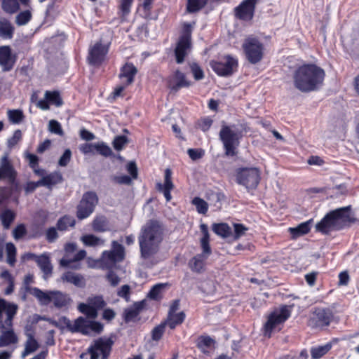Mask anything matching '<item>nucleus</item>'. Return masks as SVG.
<instances>
[{
    "instance_id": "nucleus-1",
    "label": "nucleus",
    "mask_w": 359,
    "mask_h": 359,
    "mask_svg": "<svg viewBox=\"0 0 359 359\" xmlns=\"http://www.w3.org/2000/svg\"><path fill=\"white\" fill-rule=\"evenodd\" d=\"M163 240V228L157 220H149L140 229L138 236L140 257L151 265L156 264L154 259L160 250Z\"/></svg>"
},
{
    "instance_id": "nucleus-2",
    "label": "nucleus",
    "mask_w": 359,
    "mask_h": 359,
    "mask_svg": "<svg viewBox=\"0 0 359 359\" xmlns=\"http://www.w3.org/2000/svg\"><path fill=\"white\" fill-rule=\"evenodd\" d=\"M325 75L324 70L316 65H303L293 74L294 86L302 93L315 91L323 84Z\"/></svg>"
},
{
    "instance_id": "nucleus-3",
    "label": "nucleus",
    "mask_w": 359,
    "mask_h": 359,
    "mask_svg": "<svg viewBox=\"0 0 359 359\" xmlns=\"http://www.w3.org/2000/svg\"><path fill=\"white\" fill-rule=\"evenodd\" d=\"M350 207H344L332 210L316 224V231L323 234H328L342 228V223L348 218Z\"/></svg>"
},
{
    "instance_id": "nucleus-4",
    "label": "nucleus",
    "mask_w": 359,
    "mask_h": 359,
    "mask_svg": "<svg viewBox=\"0 0 359 359\" xmlns=\"http://www.w3.org/2000/svg\"><path fill=\"white\" fill-rule=\"evenodd\" d=\"M236 182L248 191L255 189L261 180V171L256 167H241L235 171Z\"/></svg>"
},
{
    "instance_id": "nucleus-5",
    "label": "nucleus",
    "mask_w": 359,
    "mask_h": 359,
    "mask_svg": "<svg viewBox=\"0 0 359 359\" xmlns=\"http://www.w3.org/2000/svg\"><path fill=\"white\" fill-rule=\"evenodd\" d=\"M241 136V132L235 125L222 126L219 131V139L223 144L226 156H233L236 155L235 150L239 144Z\"/></svg>"
},
{
    "instance_id": "nucleus-6",
    "label": "nucleus",
    "mask_w": 359,
    "mask_h": 359,
    "mask_svg": "<svg viewBox=\"0 0 359 359\" xmlns=\"http://www.w3.org/2000/svg\"><path fill=\"white\" fill-rule=\"evenodd\" d=\"M65 325L71 332H80L84 335H88L91 332L99 334L103 330V325L101 323L89 320L82 316L76 318L73 324L67 319Z\"/></svg>"
},
{
    "instance_id": "nucleus-7",
    "label": "nucleus",
    "mask_w": 359,
    "mask_h": 359,
    "mask_svg": "<svg viewBox=\"0 0 359 359\" xmlns=\"http://www.w3.org/2000/svg\"><path fill=\"white\" fill-rule=\"evenodd\" d=\"M292 306L283 305L279 309L273 311L268 317L264 326V336L270 337L272 331L277 325L287 320L292 312Z\"/></svg>"
},
{
    "instance_id": "nucleus-8",
    "label": "nucleus",
    "mask_w": 359,
    "mask_h": 359,
    "mask_svg": "<svg viewBox=\"0 0 359 359\" xmlns=\"http://www.w3.org/2000/svg\"><path fill=\"white\" fill-rule=\"evenodd\" d=\"M242 47L245 57L250 64H257L263 58L264 45L258 39L255 37L245 39Z\"/></svg>"
},
{
    "instance_id": "nucleus-9",
    "label": "nucleus",
    "mask_w": 359,
    "mask_h": 359,
    "mask_svg": "<svg viewBox=\"0 0 359 359\" xmlns=\"http://www.w3.org/2000/svg\"><path fill=\"white\" fill-rule=\"evenodd\" d=\"M333 318V312L330 308L316 307L310 314L308 325L311 328H322L328 326Z\"/></svg>"
},
{
    "instance_id": "nucleus-10",
    "label": "nucleus",
    "mask_w": 359,
    "mask_h": 359,
    "mask_svg": "<svg viewBox=\"0 0 359 359\" xmlns=\"http://www.w3.org/2000/svg\"><path fill=\"white\" fill-rule=\"evenodd\" d=\"M97 202L98 198L95 192L88 191L85 193L77 206V217L79 219L88 217L93 212Z\"/></svg>"
},
{
    "instance_id": "nucleus-11",
    "label": "nucleus",
    "mask_w": 359,
    "mask_h": 359,
    "mask_svg": "<svg viewBox=\"0 0 359 359\" xmlns=\"http://www.w3.org/2000/svg\"><path fill=\"white\" fill-rule=\"evenodd\" d=\"M125 252L123 246L116 241L111 243V250L102 252L100 261L107 268L112 267L116 263L124 259Z\"/></svg>"
},
{
    "instance_id": "nucleus-12",
    "label": "nucleus",
    "mask_w": 359,
    "mask_h": 359,
    "mask_svg": "<svg viewBox=\"0 0 359 359\" xmlns=\"http://www.w3.org/2000/svg\"><path fill=\"white\" fill-rule=\"evenodd\" d=\"M18 309L17 304L0 299V329L12 326Z\"/></svg>"
},
{
    "instance_id": "nucleus-13",
    "label": "nucleus",
    "mask_w": 359,
    "mask_h": 359,
    "mask_svg": "<svg viewBox=\"0 0 359 359\" xmlns=\"http://www.w3.org/2000/svg\"><path fill=\"white\" fill-rule=\"evenodd\" d=\"M257 4V0H243L238 6L234 8L235 17L242 21H251L255 15Z\"/></svg>"
},
{
    "instance_id": "nucleus-14",
    "label": "nucleus",
    "mask_w": 359,
    "mask_h": 359,
    "mask_svg": "<svg viewBox=\"0 0 359 359\" xmlns=\"http://www.w3.org/2000/svg\"><path fill=\"white\" fill-rule=\"evenodd\" d=\"M238 67V60L230 55L226 56L223 60L215 62L212 65L214 72L219 76H229Z\"/></svg>"
},
{
    "instance_id": "nucleus-15",
    "label": "nucleus",
    "mask_w": 359,
    "mask_h": 359,
    "mask_svg": "<svg viewBox=\"0 0 359 359\" xmlns=\"http://www.w3.org/2000/svg\"><path fill=\"white\" fill-rule=\"evenodd\" d=\"M108 53V46L102 44L101 41L97 42L89 48L88 60L90 65L99 66L104 60Z\"/></svg>"
},
{
    "instance_id": "nucleus-16",
    "label": "nucleus",
    "mask_w": 359,
    "mask_h": 359,
    "mask_svg": "<svg viewBox=\"0 0 359 359\" xmlns=\"http://www.w3.org/2000/svg\"><path fill=\"white\" fill-rule=\"evenodd\" d=\"M16 172L8 160V155H5L0 160V180L7 179L10 182L15 180Z\"/></svg>"
},
{
    "instance_id": "nucleus-17",
    "label": "nucleus",
    "mask_w": 359,
    "mask_h": 359,
    "mask_svg": "<svg viewBox=\"0 0 359 359\" xmlns=\"http://www.w3.org/2000/svg\"><path fill=\"white\" fill-rule=\"evenodd\" d=\"M15 64V59L12 56L11 49L8 46L0 47V66L4 72L11 70Z\"/></svg>"
},
{
    "instance_id": "nucleus-18",
    "label": "nucleus",
    "mask_w": 359,
    "mask_h": 359,
    "mask_svg": "<svg viewBox=\"0 0 359 359\" xmlns=\"http://www.w3.org/2000/svg\"><path fill=\"white\" fill-rule=\"evenodd\" d=\"M164 184L161 183L156 184V189L158 191L163 192V195L167 201H170L172 196L170 194L171 190L173 189L174 185L172 182V171L169 168H166L165 170L164 176Z\"/></svg>"
},
{
    "instance_id": "nucleus-19",
    "label": "nucleus",
    "mask_w": 359,
    "mask_h": 359,
    "mask_svg": "<svg viewBox=\"0 0 359 359\" xmlns=\"http://www.w3.org/2000/svg\"><path fill=\"white\" fill-rule=\"evenodd\" d=\"M26 290L37 299L40 305L47 306L51 302L53 290L44 292L38 287H26Z\"/></svg>"
},
{
    "instance_id": "nucleus-20",
    "label": "nucleus",
    "mask_w": 359,
    "mask_h": 359,
    "mask_svg": "<svg viewBox=\"0 0 359 359\" xmlns=\"http://www.w3.org/2000/svg\"><path fill=\"white\" fill-rule=\"evenodd\" d=\"M174 83L170 84V88L172 91L177 92L182 88H188L191 85V82L187 80L184 73L180 70H176L173 76Z\"/></svg>"
},
{
    "instance_id": "nucleus-21",
    "label": "nucleus",
    "mask_w": 359,
    "mask_h": 359,
    "mask_svg": "<svg viewBox=\"0 0 359 359\" xmlns=\"http://www.w3.org/2000/svg\"><path fill=\"white\" fill-rule=\"evenodd\" d=\"M36 263L43 272V278L44 279H47L51 276L53 272V266L51 264L50 259L48 253L40 255Z\"/></svg>"
},
{
    "instance_id": "nucleus-22",
    "label": "nucleus",
    "mask_w": 359,
    "mask_h": 359,
    "mask_svg": "<svg viewBox=\"0 0 359 359\" xmlns=\"http://www.w3.org/2000/svg\"><path fill=\"white\" fill-rule=\"evenodd\" d=\"M137 72V68L132 63H126L121 69L120 78L126 86L131 84Z\"/></svg>"
},
{
    "instance_id": "nucleus-23",
    "label": "nucleus",
    "mask_w": 359,
    "mask_h": 359,
    "mask_svg": "<svg viewBox=\"0 0 359 359\" xmlns=\"http://www.w3.org/2000/svg\"><path fill=\"white\" fill-rule=\"evenodd\" d=\"M114 344L111 338H100L95 341L93 346L102 355V359H107L110 354Z\"/></svg>"
},
{
    "instance_id": "nucleus-24",
    "label": "nucleus",
    "mask_w": 359,
    "mask_h": 359,
    "mask_svg": "<svg viewBox=\"0 0 359 359\" xmlns=\"http://www.w3.org/2000/svg\"><path fill=\"white\" fill-rule=\"evenodd\" d=\"M86 256V252L84 250H79L77 253L75 254L72 259L63 257L60 261V266L66 268H71L74 269H80V264H73V263L78 262L82 259H83Z\"/></svg>"
},
{
    "instance_id": "nucleus-25",
    "label": "nucleus",
    "mask_w": 359,
    "mask_h": 359,
    "mask_svg": "<svg viewBox=\"0 0 359 359\" xmlns=\"http://www.w3.org/2000/svg\"><path fill=\"white\" fill-rule=\"evenodd\" d=\"M313 219H309L306 222H302L295 227H290L288 231L290 232L292 239L302 236L308 233L311 230Z\"/></svg>"
},
{
    "instance_id": "nucleus-26",
    "label": "nucleus",
    "mask_w": 359,
    "mask_h": 359,
    "mask_svg": "<svg viewBox=\"0 0 359 359\" xmlns=\"http://www.w3.org/2000/svg\"><path fill=\"white\" fill-rule=\"evenodd\" d=\"M200 229L203 234V236L201 238V246L203 252L200 255L208 257L210 255L212 250L209 244L210 235L208 226L205 224H201L200 226Z\"/></svg>"
},
{
    "instance_id": "nucleus-27",
    "label": "nucleus",
    "mask_w": 359,
    "mask_h": 359,
    "mask_svg": "<svg viewBox=\"0 0 359 359\" xmlns=\"http://www.w3.org/2000/svg\"><path fill=\"white\" fill-rule=\"evenodd\" d=\"M191 46V43L189 42L178 40L175 49V55L177 63L181 64L184 62Z\"/></svg>"
},
{
    "instance_id": "nucleus-28",
    "label": "nucleus",
    "mask_w": 359,
    "mask_h": 359,
    "mask_svg": "<svg viewBox=\"0 0 359 359\" xmlns=\"http://www.w3.org/2000/svg\"><path fill=\"white\" fill-rule=\"evenodd\" d=\"M51 302L56 308L60 309L70 304L72 300L67 294L60 291L53 290Z\"/></svg>"
},
{
    "instance_id": "nucleus-29",
    "label": "nucleus",
    "mask_w": 359,
    "mask_h": 359,
    "mask_svg": "<svg viewBox=\"0 0 359 359\" xmlns=\"http://www.w3.org/2000/svg\"><path fill=\"white\" fill-rule=\"evenodd\" d=\"M62 180L63 177L62 174L58 171H55L43 176L41 179V184H42L43 187L52 189L53 186L62 182Z\"/></svg>"
},
{
    "instance_id": "nucleus-30",
    "label": "nucleus",
    "mask_w": 359,
    "mask_h": 359,
    "mask_svg": "<svg viewBox=\"0 0 359 359\" xmlns=\"http://www.w3.org/2000/svg\"><path fill=\"white\" fill-rule=\"evenodd\" d=\"M15 27L6 18L0 19V37L4 39H11L13 37Z\"/></svg>"
},
{
    "instance_id": "nucleus-31",
    "label": "nucleus",
    "mask_w": 359,
    "mask_h": 359,
    "mask_svg": "<svg viewBox=\"0 0 359 359\" xmlns=\"http://www.w3.org/2000/svg\"><path fill=\"white\" fill-rule=\"evenodd\" d=\"M63 281L72 283L76 287H83L85 285L84 278L82 275L75 273L72 271L64 273L61 277Z\"/></svg>"
},
{
    "instance_id": "nucleus-32",
    "label": "nucleus",
    "mask_w": 359,
    "mask_h": 359,
    "mask_svg": "<svg viewBox=\"0 0 359 359\" xmlns=\"http://www.w3.org/2000/svg\"><path fill=\"white\" fill-rule=\"evenodd\" d=\"M143 302H139L134 304L133 306L126 309L124 311V320L126 322L134 321L143 309Z\"/></svg>"
},
{
    "instance_id": "nucleus-33",
    "label": "nucleus",
    "mask_w": 359,
    "mask_h": 359,
    "mask_svg": "<svg viewBox=\"0 0 359 359\" xmlns=\"http://www.w3.org/2000/svg\"><path fill=\"white\" fill-rule=\"evenodd\" d=\"M18 338L12 329L3 331L0 336V347L8 346L18 343Z\"/></svg>"
},
{
    "instance_id": "nucleus-34",
    "label": "nucleus",
    "mask_w": 359,
    "mask_h": 359,
    "mask_svg": "<svg viewBox=\"0 0 359 359\" xmlns=\"http://www.w3.org/2000/svg\"><path fill=\"white\" fill-rule=\"evenodd\" d=\"M207 259V257H205L200 254H198L197 255L194 257L189 261V267L191 269V271L196 273H201L204 269L205 263Z\"/></svg>"
},
{
    "instance_id": "nucleus-35",
    "label": "nucleus",
    "mask_w": 359,
    "mask_h": 359,
    "mask_svg": "<svg viewBox=\"0 0 359 359\" xmlns=\"http://www.w3.org/2000/svg\"><path fill=\"white\" fill-rule=\"evenodd\" d=\"M32 8H27L26 10L20 12L16 16L15 22L18 26H24L28 24L32 18Z\"/></svg>"
},
{
    "instance_id": "nucleus-36",
    "label": "nucleus",
    "mask_w": 359,
    "mask_h": 359,
    "mask_svg": "<svg viewBox=\"0 0 359 359\" xmlns=\"http://www.w3.org/2000/svg\"><path fill=\"white\" fill-rule=\"evenodd\" d=\"M1 8L7 14H14L20 9L18 0H2Z\"/></svg>"
},
{
    "instance_id": "nucleus-37",
    "label": "nucleus",
    "mask_w": 359,
    "mask_h": 359,
    "mask_svg": "<svg viewBox=\"0 0 359 359\" xmlns=\"http://www.w3.org/2000/svg\"><path fill=\"white\" fill-rule=\"evenodd\" d=\"M5 249L6 252V263L10 266H14L16 262V247L13 243H7Z\"/></svg>"
},
{
    "instance_id": "nucleus-38",
    "label": "nucleus",
    "mask_w": 359,
    "mask_h": 359,
    "mask_svg": "<svg viewBox=\"0 0 359 359\" xmlns=\"http://www.w3.org/2000/svg\"><path fill=\"white\" fill-rule=\"evenodd\" d=\"M185 319V313L181 311L178 313H174L172 314L168 313V317L166 323L170 329H175V327L181 323Z\"/></svg>"
},
{
    "instance_id": "nucleus-39",
    "label": "nucleus",
    "mask_w": 359,
    "mask_h": 359,
    "mask_svg": "<svg viewBox=\"0 0 359 359\" xmlns=\"http://www.w3.org/2000/svg\"><path fill=\"white\" fill-rule=\"evenodd\" d=\"M81 240L85 245L90 247L104 245V240L93 234L84 235L81 237Z\"/></svg>"
},
{
    "instance_id": "nucleus-40",
    "label": "nucleus",
    "mask_w": 359,
    "mask_h": 359,
    "mask_svg": "<svg viewBox=\"0 0 359 359\" xmlns=\"http://www.w3.org/2000/svg\"><path fill=\"white\" fill-rule=\"evenodd\" d=\"M93 229L96 232H105L108 229V222L105 217H96L92 224Z\"/></svg>"
},
{
    "instance_id": "nucleus-41",
    "label": "nucleus",
    "mask_w": 359,
    "mask_h": 359,
    "mask_svg": "<svg viewBox=\"0 0 359 359\" xmlns=\"http://www.w3.org/2000/svg\"><path fill=\"white\" fill-rule=\"evenodd\" d=\"M212 231L222 238H227L231 234V229L226 223L214 224Z\"/></svg>"
},
{
    "instance_id": "nucleus-42",
    "label": "nucleus",
    "mask_w": 359,
    "mask_h": 359,
    "mask_svg": "<svg viewBox=\"0 0 359 359\" xmlns=\"http://www.w3.org/2000/svg\"><path fill=\"white\" fill-rule=\"evenodd\" d=\"M39 347L38 341L34 338H27L25 344V349L22 353L21 357L25 358L27 355L36 351Z\"/></svg>"
},
{
    "instance_id": "nucleus-43",
    "label": "nucleus",
    "mask_w": 359,
    "mask_h": 359,
    "mask_svg": "<svg viewBox=\"0 0 359 359\" xmlns=\"http://www.w3.org/2000/svg\"><path fill=\"white\" fill-rule=\"evenodd\" d=\"M332 348L331 343H327L325 345L313 347L311 350V354L313 359H319L326 354Z\"/></svg>"
},
{
    "instance_id": "nucleus-44",
    "label": "nucleus",
    "mask_w": 359,
    "mask_h": 359,
    "mask_svg": "<svg viewBox=\"0 0 359 359\" xmlns=\"http://www.w3.org/2000/svg\"><path fill=\"white\" fill-rule=\"evenodd\" d=\"M76 221L74 218L69 215H65L60 218L57 222V228L60 231H65L69 226L74 227Z\"/></svg>"
},
{
    "instance_id": "nucleus-45",
    "label": "nucleus",
    "mask_w": 359,
    "mask_h": 359,
    "mask_svg": "<svg viewBox=\"0 0 359 359\" xmlns=\"http://www.w3.org/2000/svg\"><path fill=\"white\" fill-rule=\"evenodd\" d=\"M78 310L79 311V312L83 313L88 318L91 319H95L97 316V311H95V309L90 304H89L88 302L86 304H79L78 306Z\"/></svg>"
},
{
    "instance_id": "nucleus-46",
    "label": "nucleus",
    "mask_w": 359,
    "mask_h": 359,
    "mask_svg": "<svg viewBox=\"0 0 359 359\" xmlns=\"http://www.w3.org/2000/svg\"><path fill=\"white\" fill-rule=\"evenodd\" d=\"M194 25L195 22H193L192 23L184 22L183 24L181 35L179 38V40L191 43V33Z\"/></svg>"
},
{
    "instance_id": "nucleus-47",
    "label": "nucleus",
    "mask_w": 359,
    "mask_h": 359,
    "mask_svg": "<svg viewBox=\"0 0 359 359\" xmlns=\"http://www.w3.org/2000/svg\"><path fill=\"white\" fill-rule=\"evenodd\" d=\"M15 213L11 210H4L0 215L2 225L5 229H8L11 224L15 219Z\"/></svg>"
},
{
    "instance_id": "nucleus-48",
    "label": "nucleus",
    "mask_w": 359,
    "mask_h": 359,
    "mask_svg": "<svg viewBox=\"0 0 359 359\" xmlns=\"http://www.w3.org/2000/svg\"><path fill=\"white\" fill-rule=\"evenodd\" d=\"M45 98L49 102V103L54 104L56 107H60L63 104L60 95L57 91H46Z\"/></svg>"
},
{
    "instance_id": "nucleus-49",
    "label": "nucleus",
    "mask_w": 359,
    "mask_h": 359,
    "mask_svg": "<svg viewBox=\"0 0 359 359\" xmlns=\"http://www.w3.org/2000/svg\"><path fill=\"white\" fill-rule=\"evenodd\" d=\"M95 152L106 158L113 155L111 149L104 142L96 143Z\"/></svg>"
},
{
    "instance_id": "nucleus-50",
    "label": "nucleus",
    "mask_w": 359,
    "mask_h": 359,
    "mask_svg": "<svg viewBox=\"0 0 359 359\" xmlns=\"http://www.w3.org/2000/svg\"><path fill=\"white\" fill-rule=\"evenodd\" d=\"M168 285V283H158L154 285L150 290L148 297L157 300L160 298V294L163 289H165Z\"/></svg>"
},
{
    "instance_id": "nucleus-51",
    "label": "nucleus",
    "mask_w": 359,
    "mask_h": 359,
    "mask_svg": "<svg viewBox=\"0 0 359 359\" xmlns=\"http://www.w3.org/2000/svg\"><path fill=\"white\" fill-rule=\"evenodd\" d=\"M87 302L90 304L95 309V311H98L100 309H103L106 306V302H104L103 297L102 296H95L93 297H88L87 299Z\"/></svg>"
},
{
    "instance_id": "nucleus-52",
    "label": "nucleus",
    "mask_w": 359,
    "mask_h": 359,
    "mask_svg": "<svg viewBox=\"0 0 359 359\" xmlns=\"http://www.w3.org/2000/svg\"><path fill=\"white\" fill-rule=\"evenodd\" d=\"M8 117L10 122L18 124L22 121L24 115L20 109H11L8 111Z\"/></svg>"
},
{
    "instance_id": "nucleus-53",
    "label": "nucleus",
    "mask_w": 359,
    "mask_h": 359,
    "mask_svg": "<svg viewBox=\"0 0 359 359\" xmlns=\"http://www.w3.org/2000/svg\"><path fill=\"white\" fill-rule=\"evenodd\" d=\"M192 203L195 205L198 213L204 215L208 212V205L203 199L195 197L192 201Z\"/></svg>"
},
{
    "instance_id": "nucleus-54",
    "label": "nucleus",
    "mask_w": 359,
    "mask_h": 359,
    "mask_svg": "<svg viewBox=\"0 0 359 359\" xmlns=\"http://www.w3.org/2000/svg\"><path fill=\"white\" fill-rule=\"evenodd\" d=\"M215 343V340L210 337H202L198 343V346L203 353H205V348L213 346Z\"/></svg>"
},
{
    "instance_id": "nucleus-55",
    "label": "nucleus",
    "mask_w": 359,
    "mask_h": 359,
    "mask_svg": "<svg viewBox=\"0 0 359 359\" xmlns=\"http://www.w3.org/2000/svg\"><path fill=\"white\" fill-rule=\"evenodd\" d=\"M128 143V138L125 135H118L115 137L112 142V145L116 151H121L124 146Z\"/></svg>"
},
{
    "instance_id": "nucleus-56",
    "label": "nucleus",
    "mask_w": 359,
    "mask_h": 359,
    "mask_svg": "<svg viewBox=\"0 0 359 359\" xmlns=\"http://www.w3.org/2000/svg\"><path fill=\"white\" fill-rule=\"evenodd\" d=\"M166 323H161L155 327L151 332V338L154 341H158L163 336L165 332V327Z\"/></svg>"
},
{
    "instance_id": "nucleus-57",
    "label": "nucleus",
    "mask_w": 359,
    "mask_h": 359,
    "mask_svg": "<svg viewBox=\"0 0 359 359\" xmlns=\"http://www.w3.org/2000/svg\"><path fill=\"white\" fill-rule=\"evenodd\" d=\"M190 69L196 80L199 81L204 78V72L197 63H191L190 65Z\"/></svg>"
},
{
    "instance_id": "nucleus-58",
    "label": "nucleus",
    "mask_w": 359,
    "mask_h": 359,
    "mask_svg": "<svg viewBox=\"0 0 359 359\" xmlns=\"http://www.w3.org/2000/svg\"><path fill=\"white\" fill-rule=\"evenodd\" d=\"M27 234V229L25 225L20 224L17 225L13 230V236L15 240H20Z\"/></svg>"
},
{
    "instance_id": "nucleus-59",
    "label": "nucleus",
    "mask_w": 359,
    "mask_h": 359,
    "mask_svg": "<svg viewBox=\"0 0 359 359\" xmlns=\"http://www.w3.org/2000/svg\"><path fill=\"white\" fill-rule=\"evenodd\" d=\"M49 130L54 134L63 135V130L61 124L55 120H50L48 124Z\"/></svg>"
},
{
    "instance_id": "nucleus-60",
    "label": "nucleus",
    "mask_w": 359,
    "mask_h": 359,
    "mask_svg": "<svg viewBox=\"0 0 359 359\" xmlns=\"http://www.w3.org/2000/svg\"><path fill=\"white\" fill-rule=\"evenodd\" d=\"M72 158V151L69 149H66L58 161V165L61 167H65L70 162Z\"/></svg>"
},
{
    "instance_id": "nucleus-61",
    "label": "nucleus",
    "mask_w": 359,
    "mask_h": 359,
    "mask_svg": "<svg viewBox=\"0 0 359 359\" xmlns=\"http://www.w3.org/2000/svg\"><path fill=\"white\" fill-rule=\"evenodd\" d=\"M234 238L238 239L241 236H244L245 232L248 230V228L242 224L234 223Z\"/></svg>"
},
{
    "instance_id": "nucleus-62",
    "label": "nucleus",
    "mask_w": 359,
    "mask_h": 359,
    "mask_svg": "<svg viewBox=\"0 0 359 359\" xmlns=\"http://www.w3.org/2000/svg\"><path fill=\"white\" fill-rule=\"evenodd\" d=\"M79 149L83 154H95L96 143H85L81 144Z\"/></svg>"
},
{
    "instance_id": "nucleus-63",
    "label": "nucleus",
    "mask_w": 359,
    "mask_h": 359,
    "mask_svg": "<svg viewBox=\"0 0 359 359\" xmlns=\"http://www.w3.org/2000/svg\"><path fill=\"white\" fill-rule=\"evenodd\" d=\"M22 138V132L20 130H16L13 136L8 140V147L10 148L13 147Z\"/></svg>"
},
{
    "instance_id": "nucleus-64",
    "label": "nucleus",
    "mask_w": 359,
    "mask_h": 359,
    "mask_svg": "<svg viewBox=\"0 0 359 359\" xmlns=\"http://www.w3.org/2000/svg\"><path fill=\"white\" fill-rule=\"evenodd\" d=\"M107 279L113 287L118 285L121 281V278L111 270L108 272Z\"/></svg>"
}]
</instances>
